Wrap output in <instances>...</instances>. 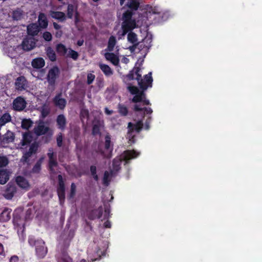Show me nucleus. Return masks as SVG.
Returning <instances> with one entry per match:
<instances>
[{
    "label": "nucleus",
    "instance_id": "1",
    "mask_svg": "<svg viewBox=\"0 0 262 262\" xmlns=\"http://www.w3.org/2000/svg\"><path fill=\"white\" fill-rule=\"evenodd\" d=\"M126 6L130 9V10H127L124 12L123 15V23L121 27L122 30V35L124 36L127 32H129L127 35V40L133 45V47L129 48L130 50H132L134 46L138 45L137 35L130 31L138 26L136 24L135 20L132 18L133 15L132 11L138 9L139 6V0H128Z\"/></svg>",
    "mask_w": 262,
    "mask_h": 262
},
{
    "label": "nucleus",
    "instance_id": "2",
    "mask_svg": "<svg viewBox=\"0 0 262 262\" xmlns=\"http://www.w3.org/2000/svg\"><path fill=\"white\" fill-rule=\"evenodd\" d=\"M128 90L130 93L134 95L132 99V102L135 103L134 110L137 111H144V114H150L152 111L150 107H142V106L149 104V101L146 99L145 94L143 92L140 91L139 89L134 86H128Z\"/></svg>",
    "mask_w": 262,
    "mask_h": 262
},
{
    "label": "nucleus",
    "instance_id": "3",
    "mask_svg": "<svg viewBox=\"0 0 262 262\" xmlns=\"http://www.w3.org/2000/svg\"><path fill=\"white\" fill-rule=\"evenodd\" d=\"M141 70V68L139 67L134 68L127 75L126 77L129 80L134 79H136L138 81V84L140 88L145 90L147 89L148 87L151 86L152 82L151 73H149L142 79L141 78V74H140Z\"/></svg>",
    "mask_w": 262,
    "mask_h": 262
},
{
    "label": "nucleus",
    "instance_id": "4",
    "mask_svg": "<svg viewBox=\"0 0 262 262\" xmlns=\"http://www.w3.org/2000/svg\"><path fill=\"white\" fill-rule=\"evenodd\" d=\"M140 155L139 152L135 150H127L123 152V153L119 157H117L113 161L112 169L113 172L115 174L120 169V165L122 160H124L126 162L132 159L137 158Z\"/></svg>",
    "mask_w": 262,
    "mask_h": 262
},
{
    "label": "nucleus",
    "instance_id": "5",
    "mask_svg": "<svg viewBox=\"0 0 262 262\" xmlns=\"http://www.w3.org/2000/svg\"><path fill=\"white\" fill-rule=\"evenodd\" d=\"M29 243L31 245L35 246L36 254L38 258H42L47 255L48 249L42 240L34 241L33 238H30L29 239Z\"/></svg>",
    "mask_w": 262,
    "mask_h": 262
},
{
    "label": "nucleus",
    "instance_id": "6",
    "mask_svg": "<svg viewBox=\"0 0 262 262\" xmlns=\"http://www.w3.org/2000/svg\"><path fill=\"white\" fill-rule=\"evenodd\" d=\"M143 126V123L141 121H139L135 124H133L131 122L128 123V132L127 135V138L128 139L129 143L130 144L134 143L135 142L134 137H135L137 133H138Z\"/></svg>",
    "mask_w": 262,
    "mask_h": 262
},
{
    "label": "nucleus",
    "instance_id": "7",
    "mask_svg": "<svg viewBox=\"0 0 262 262\" xmlns=\"http://www.w3.org/2000/svg\"><path fill=\"white\" fill-rule=\"evenodd\" d=\"M48 156L49 158V168L51 173L53 174H56L57 172V163L53 149H49Z\"/></svg>",
    "mask_w": 262,
    "mask_h": 262
},
{
    "label": "nucleus",
    "instance_id": "8",
    "mask_svg": "<svg viewBox=\"0 0 262 262\" xmlns=\"http://www.w3.org/2000/svg\"><path fill=\"white\" fill-rule=\"evenodd\" d=\"M20 49L19 46H15L12 42H10L9 45H6L4 47L5 52L11 58H14L18 55L17 50Z\"/></svg>",
    "mask_w": 262,
    "mask_h": 262
},
{
    "label": "nucleus",
    "instance_id": "9",
    "mask_svg": "<svg viewBox=\"0 0 262 262\" xmlns=\"http://www.w3.org/2000/svg\"><path fill=\"white\" fill-rule=\"evenodd\" d=\"M59 74V70L57 67H54L49 70L47 76V80L50 85H54L55 84Z\"/></svg>",
    "mask_w": 262,
    "mask_h": 262
},
{
    "label": "nucleus",
    "instance_id": "10",
    "mask_svg": "<svg viewBox=\"0 0 262 262\" xmlns=\"http://www.w3.org/2000/svg\"><path fill=\"white\" fill-rule=\"evenodd\" d=\"M116 49H117L116 53H110L109 51H107L104 53V56L107 60L110 61L114 65L117 66L119 62L118 53L119 49L118 47H116Z\"/></svg>",
    "mask_w": 262,
    "mask_h": 262
},
{
    "label": "nucleus",
    "instance_id": "11",
    "mask_svg": "<svg viewBox=\"0 0 262 262\" xmlns=\"http://www.w3.org/2000/svg\"><path fill=\"white\" fill-rule=\"evenodd\" d=\"M36 42L33 37H26L22 42V48L24 50L30 51L35 47Z\"/></svg>",
    "mask_w": 262,
    "mask_h": 262
},
{
    "label": "nucleus",
    "instance_id": "12",
    "mask_svg": "<svg viewBox=\"0 0 262 262\" xmlns=\"http://www.w3.org/2000/svg\"><path fill=\"white\" fill-rule=\"evenodd\" d=\"M50 132L51 134L52 132L50 131L49 127L46 125L43 122H40L34 128V132L37 136L44 135Z\"/></svg>",
    "mask_w": 262,
    "mask_h": 262
},
{
    "label": "nucleus",
    "instance_id": "13",
    "mask_svg": "<svg viewBox=\"0 0 262 262\" xmlns=\"http://www.w3.org/2000/svg\"><path fill=\"white\" fill-rule=\"evenodd\" d=\"M151 39L150 37L146 36L143 41L139 44V48H141V51L144 56L147 54L148 49L151 47Z\"/></svg>",
    "mask_w": 262,
    "mask_h": 262
},
{
    "label": "nucleus",
    "instance_id": "14",
    "mask_svg": "<svg viewBox=\"0 0 262 262\" xmlns=\"http://www.w3.org/2000/svg\"><path fill=\"white\" fill-rule=\"evenodd\" d=\"M26 105V102L24 98L18 97L14 100L13 107L15 110L21 111L24 110Z\"/></svg>",
    "mask_w": 262,
    "mask_h": 262
},
{
    "label": "nucleus",
    "instance_id": "15",
    "mask_svg": "<svg viewBox=\"0 0 262 262\" xmlns=\"http://www.w3.org/2000/svg\"><path fill=\"white\" fill-rule=\"evenodd\" d=\"M59 187L57 189L58 195L60 202L64 199V185L62 181V176L58 175Z\"/></svg>",
    "mask_w": 262,
    "mask_h": 262
},
{
    "label": "nucleus",
    "instance_id": "16",
    "mask_svg": "<svg viewBox=\"0 0 262 262\" xmlns=\"http://www.w3.org/2000/svg\"><path fill=\"white\" fill-rule=\"evenodd\" d=\"M15 88L18 91H22L27 88V80L24 76L18 77L15 82Z\"/></svg>",
    "mask_w": 262,
    "mask_h": 262
},
{
    "label": "nucleus",
    "instance_id": "17",
    "mask_svg": "<svg viewBox=\"0 0 262 262\" xmlns=\"http://www.w3.org/2000/svg\"><path fill=\"white\" fill-rule=\"evenodd\" d=\"M38 26L40 28L46 29L48 26V20L46 15L43 13H39L38 17Z\"/></svg>",
    "mask_w": 262,
    "mask_h": 262
},
{
    "label": "nucleus",
    "instance_id": "18",
    "mask_svg": "<svg viewBox=\"0 0 262 262\" xmlns=\"http://www.w3.org/2000/svg\"><path fill=\"white\" fill-rule=\"evenodd\" d=\"M40 31V27L36 23L30 24L27 27L28 34L32 36L36 35Z\"/></svg>",
    "mask_w": 262,
    "mask_h": 262
},
{
    "label": "nucleus",
    "instance_id": "19",
    "mask_svg": "<svg viewBox=\"0 0 262 262\" xmlns=\"http://www.w3.org/2000/svg\"><path fill=\"white\" fill-rule=\"evenodd\" d=\"M38 145L36 143H33L31 145L29 151L26 152L23 156L21 161L23 162H27V159L31 155L36 152L37 150Z\"/></svg>",
    "mask_w": 262,
    "mask_h": 262
},
{
    "label": "nucleus",
    "instance_id": "20",
    "mask_svg": "<svg viewBox=\"0 0 262 262\" xmlns=\"http://www.w3.org/2000/svg\"><path fill=\"white\" fill-rule=\"evenodd\" d=\"M105 151L103 152L104 157L110 158L111 156L112 148L111 147V138L108 136L105 137Z\"/></svg>",
    "mask_w": 262,
    "mask_h": 262
},
{
    "label": "nucleus",
    "instance_id": "21",
    "mask_svg": "<svg viewBox=\"0 0 262 262\" xmlns=\"http://www.w3.org/2000/svg\"><path fill=\"white\" fill-rule=\"evenodd\" d=\"M14 139V136L13 133L9 130L2 137L1 143L2 144L8 143L13 142Z\"/></svg>",
    "mask_w": 262,
    "mask_h": 262
},
{
    "label": "nucleus",
    "instance_id": "22",
    "mask_svg": "<svg viewBox=\"0 0 262 262\" xmlns=\"http://www.w3.org/2000/svg\"><path fill=\"white\" fill-rule=\"evenodd\" d=\"M16 182L17 185L22 188L28 189L30 185L27 180L23 177L18 176L16 178Z\"/></svg>",
    "mask_w": 262,
    "mask_h": 262
},
{
    "label": "nucleus",
    "instance_id": "23",
    "mask_svg": "<svg viewBox=\"0 0 262 262\" xmlns=\"http://www.w3.org/2000/svg\"><path fill=\"white\" fill-rule=\"evenodd\" d=\"M10 172L6 169L0 170V184H5L9 179Z\"/></svg>",
    "mask_w": 262,
    "mask_h": 262
},
{
    "label": "nucleus",
    "instance_id": "24",
    "mask_svg": "<svg viewBox=\"0 0 262 262\" xmlns=\"http://www.w3.org/2000/svg\"><path fill=\"white\" fill-rule=\"evenodd\" d=\"M50 14L52 18L60 21H63L66 19L65 14L62 12L51 11Z\"/></svg>",
    "mask_w": 262,
    "mask_h": 262
},
{
    "label": "nucleus",
    "instance_id": "25",
    "mask_svg": "<svg viewBox=\"0 0 262 262\" xmlns=\"http://www.w3.org/2000/svg\"><path fill=\"white\" fill-rule=\"evenodd\" d=\"M54 103L59 108L63 109L66 106V101L65 99L61 98L60 95H58L54 98Z\"/></svg>",
    "mask_w": 262,
    "mask_h": 262
},
{
    "label": "nucleus",
    "instance_id": "26",
    "mask_svg": "<svg viewBox=\"0 0 262 262\" xmlns=\"http://www.w3.org/2000/svg\"><path fill=\"white\" fill-rule=\"evenodd\" d=\"M99 66L100 69L106 76H110L113 74V70L108 66L102 63H99Z\"/></svg>",
    "mask_w": 262,
    "mask_h": 262
},
{
    "label": "nucleus",
    "instance_id": "27",
    "mask_svg": "<svg viewBox=\"0 0 262 262\" xmlns=\"http://www.w3.org/2000/svg\"><path fill=\"white\" fill-rule=\"evenodd\" d=\"M32 66L34 68L40 69L45 66V61L42 58H37L32 61Z\"/></svg>",
    "mask_w": 262,
    "mask_h": 262
},
{
    "label": "nucleus",
    "instance_id": "28",
    "mask_svg": "<svg viewBox=\"0 0 262 262\" xmlns=\"http://www.w3.org/2000/svg\"><path fill=\"white\" fill-rule=\"evenodd\" d=\"M56 121L59 128L64 129L66 124V117L63 115H60L57 117Z\"/></svg>",
    "mask_w": 262,
    "mask_h": 262
},
{
    "label": "nucleus",
    "instance_id": "29",
    "mask_svg": "<svg viewBox=\"0 0 262 262\" xmlns=\"http://www.w3.org/2000/svg\"><path fill=\"white\" fill-rule=\"evenodd\" d=\"M11 210L5 209L0 215V221L2 222H7L10 219Z\"/></svg>",
    "mask_w": 262,
    "mask_h": 262
},
{
    "label": "nucleus",
    "instance_id": "30",
    "mask_svg": "<svg viewBox=\"0 0 262 262\" xmlns=\"http://www.w3.org/2000/svg\"><path fill=\"white\" fill-rule=\"evenodd\" d=\"M116 43V40L115 37L113 36H111L108 40L107 48L105 50V51H113L114 49Z\"/></svg>",
    "mask_w": 262,
    "mask_h": 262
},
{
    "label": "nucleus",
    "instance_id": "31",
    "mask_svg": "<svg viewBox=\"0 0 262 262\" xmlns=\"http://www.w3.org/2000/svg\"><path fill=\"white\" fill-rule=\"evenodd\" d=\"M115 174L113 171H111L109 172L107 171H106L104 172V177L103 179V183L104 185L107 186L109 184L110 182L111 181V178Z\"/></svg>",
    "mask_w": 262,
    "mask_h": 262
},
{
    "label": "nucleus",
    "instance_id": "32",
    "mask_svg": "<svg viewBox=\"0 0 262 262\" xmlns=\"http://www.w3.org/2000/svg\"><path fill=\"white\" fill-rule=\"evenodd\" d=\"M11 116L8 113L4 114L0 117V127L4 126L7 123L11 121Z\"/></svg>",
    "mask_w": 262,
    "mask_h": 262
},
{
    "label": "nucleus",
    "instance_id": "33",
    "mask_svg": "<svg viewBox=\"0 0 262 262\" xmlns=\"http://www.w3.org/2000/svg\"><path fill=\"white\" fill-rule=\"evenodd\" d=\"M32 140V136L29 133H26L23 135V138L21 142L22 145L25 146L30 143Z\"/></svg>",
    "mask_w": 262,
    "mask_h": 262
},
{
    "label": "nucleus",
    "instance_id": "34",
    "mask_svg": "<svg viewBox=\"0 0 262 262\" xmlns=\"http://www.w3.org/2000/svg\"><path fill=\"white\" fill-rule=\"evenodd\" d=\"M57 52L62 55H65L67 54L68 50V49L62 44L59 43L56 46Z\"/></svg>",
    "mask_w": 262,
    "mask_h": 262
},
{
    "label": "nucleus",
    "instance_id": "35",
    "mask_svg": "<svg viewBox=\"0 0 262 262\" xmlns=\"http://www.w3.org/2000/svg\"><path fill=\"white\" fill-rule=\"evenodd\" d=\"M47 56L51 61H55L56 59L55 53L51 47H48L46 49Z\"/></svg>",
    "mask_w": 262,
    "mask_h": 262
},
{
    "label": "nucleus",
    "instance_id": "36",
    "mask_svg": "<svg viewBox=\"0 0 262 262\" xmlns=\"http://www.w3.org/2000/svg\"><path fill=\"white\" fill-rule=\"evenodd\" d=\"M32 125V122L30 119H24L21 122L23 128L28 130Z\"/></svg>",
    "mask_w": 262,
    "mask_h": 262
},
{
    "label": "nucleus",
    "instance_id": "37",
    "mask_svg": "<svg viewBox=\"0 0 262 262\" xmlns=\"http://www.w3.org/2000/svg\"><path fill=\"white\" fill-rule=\"evenodd\" d=\"M23 15V11L20 9H17L13 12V18L14 19L18 20L21 18Z\"/></svg>",
    "mask_w": 262,
    "mask_h": 262
},
{
    "label": "nucleus",
    "instance_id": "38",
    "mask_svg": "<svg viewBox=\"0 0 262 262\" xmlns=\"http://www.w3.org/2000/svg\"><path fill=\"white\" fill-rule=\"evenodd\" d=\"M118 110L119 113L123 116L126 115L128 113V110L127 107L122 104H119L118 105Z\"/></svg>",
    "mask_w": 262,
    "mask_h": 262
},
{
    "label": "nucleus",
    "instance_id": "39",
    "mask_svg": "<svg viewBox=\"0 0 262 262\" xmlns=\"http://www.w3.org/2000/svg\"><path fill=\"white\" fill-rule=\"evenodd\" d=\"M66 55L68 56L71 57V58H72L73 59H74L75 60L76 59L78 56V54L77 52L74 50H72L71 49H70L68 51Z\"/></svg>",
    "mask_w": 262,
    "mask_h": 262
},
{
    "label": "nucleus",
    "instance_id": "40",
    "mask_svg": "<svg viewBox=\"0 0 262 262\" xmlns=\"http://www.w3.org/2000/svg\"><path fill=\"white\" fill-rule=\"evenodd\" d=\"M8 163V159L5 157H0V167L6 166Z\"/></svg>",
    "mask_w": 262,
    "mask_h": 262
},
{
    "label": "nucleus",
    "instance_id": "41",
    "mask_svg": "<svg viewBox=\"0 0 262 262\" xmlns=\"http://www.w3.org/2000/svg\"><path fill=\"white\" fill-rule=\"evenodd\" d=\"M43 38L46 41H51L52 38V36L49 32H45L43 34Z\"/></svg>",
    "mask_w": 262,
    "mask_h": 262
},
{
    "label": "nucleus",
    "instance_id": "42",
    "mask_svg": "<svg viewBox=\"0 0 262 262\" xmlns=\"http://www.w3.org/2000/svg\"><path fill=\"white\" fill-rule=\"evenodd\" d=\"M74 7L72 5H69L68 7V16L71 18L73 15Z\"/></svg>",
    "mask_w": 262,
    "mask_h": 262
},
{
    "label": "nucleus",
    "instance_id": "43",
    "mask_svg": "<svg viewBox=\"0 0 262 262\" xmlns=\"http://www.w3.org/2000/svg\"><path fill=\"white\" fill-rule=\"evenodd\" d=\"M91 172L92 173V174L93 176V177L94 179L96 181L98 180V176L96 174V167L95 166H92L91 167Z\"/></svg>",
    "mask_w": 262,
    "mask_h": 262
},
{
    "label": "nucleus",
    "instance_id": "44",
    "mask_svg": "<svg viewBox=\"0 0 262 262\" xmlns=\"http://www.w3.org/2000/svg\"><path fill=\"white\" fill-rule=\"evenodd\" d=\"M95 75L92 74H89L87 76V82L88 84H91L95 79Z\"/></svg>",
    "mask_w": 262,
    "mask_h": 262
},
{
    "label": "nucleus",
    "instance_id": "45",
    "mask_svg": "<svg viewBox=\"0 0 262 262\" xmlns=\"http://www.w3.org/2000/svg\"><path fill=\"white\" fill-rule=\"evenodd\" d=\"M100 125H94L93 128V134L94 135H97L99 133Z\"/></svg>",
    "mask_w": 262,
    "mask_h": 262
},
{
    "label": "nucleus",
    "instance_id": "46",
    "mask_svg": "<svg viewBox=\"0 0 262 262\" xmlns=\"http://www.w3.org/2000/svg\"><path fill=\"white\" fill-rule=\"evenodd\" d=\"M76 185L74 183H72L71 184V194L70 196L71 198L73 197L75 194L76 192Z\"/></svg>",
    "mask_w": 262,
    "mask_h": 262
},
{
    "label": "nucleus",
    "instance_id": "47",
    "mask_svg": "<svg viewBox=\"0 0 262 262\" xmlns=\"http://www.w3.org/2000/svg\"><path fill=\"white\" fill-rule=\"evenodd\" d=\"M62 135L61 134H60L58 135L57 137V143L58 146H61L62 145Z\"/></svg>",
    "mask_w": 262,
    "mask_h": 262
},
{
    "label": "nucleus",
    "instance_id": "48",
    "mask_svg": "<svg viewBox=\"0 0 262 262\" xmlns=\"http://www.w3.org/2000/svg\"><path fill=\"white\" fill-rule=\"evenodd\" d=\"M40 164H41L40 162L37 163L33 168V171L35 172L39 171V170L40 169Z\"/></svg>",
    "mask_w": 262,
    "mask_h": 262
},
{
    "label": "nucleus",
    "instance_id": "49",
    "mask_svg": "<svg viewBox=\"0 0 262 262\" xmlns=\"http://www.w3.org/2000/svg\"><path fill=\"white\" fill-rule=\"evenodd\" d=\"M81 116L83 117H88V112L86 110H83L81 112Z\"/></svg>",
    "mask_w": 262,
    "mask_h": 262
},
{
    "label": "nucleus",
    "instance_id": "50",
    "mask_svg": "<svg viewBox=\"0 0 262 262\" xmlns=\"http://www.w3.org/2000/svg\"><path fill=\"white\" fill-rule=\"evenodd\" d=\"M18 258L16 256H12L10 259V262H17Z\"/></svg>",
    "mask_w": 262,
    "mask_h": 262
},
{
    "label": "nucleus",
    "instance_id": "51",
    "mask_svg": "<svg viewBox=\"0 0 262 262\" xmlns=\"http://www.w3.org/2000/svg\"><path fill=\"white\" fill-rule=\"evenodd\" d=\"M104 226L105 228H110L111 226V222L108 221H106L104 223Z\"/></svg>",
    "mask_w": 262,
    "mask_h": 262
},
{
    "label": "nucleus",
    "instance_id": "52",
    "mask_svg": "<svg viewBox=\"0 0 262 262\" xmlns=\"http://www.w3.org/2000/svg\"><path fill=\"white\" fill-rule=\"evenodd\" d=\"M113 111H112V110H110L109 109H108L107 108H105V113L107 114V115H111L112 113H113Z\"/></svg>",
    "mask_w": 262,
    "mask_h": 262
},
{
    "label": "nucleus",
    "instance_id": "53",
    "mask_svg": "<svg viewBox=\"0 0 262 262\" xmlns=\"http://www.w3.org/2000/svg\"><path fill=\"white\" fill-rule=\"evenodd\" d=\"M53 26L54 28L56 30H58L60 28V26L57 24L56 23H53Z\"/></svg>",
    "mask_w": 262,
    "mask_h": 262
},
{
    "label": "nucleus",
    "instance_id": "54",
    "mask_svg": "<svg viewBox=\"0 0 262 262\" xmlns=\"http://www.w3.org/2000/svg\"><path fill=\"white\" fill-rule=\"evenodd\" d=\"M4 253V248L2 244H0V255H2Z\"/></svg>",
    "mask_w": 262,
    "mask_h": 262
},
{
    "label": "nucleus",
    "instance_id": "55",
    "mask_svg": "<svg viewBox=\"0 0 262 262\" xmlns=\"http://www.w3.org/2000/svg\"><path fill=\"white\" fill-rule=\"evenodd\" d=\"M122 62L126 64L129 62V59L126 57H124L122 60Z\"/></svg>",
    "mask_w": 262,
    "mask_h": 262
},
{
    "label": "nucleus",
    "instance_id": "56",
    "mask_svg": "<svg viewBox=\"0 0 262 262\" xmlns=\"http://www.w3.org/2000/svg\"><path fill=\"white\" fill-rule=\"evenodd\" d=\"M11 189H12V192L11 193V194H10V196L7 197V199L11 198L13 196V192H14V187H12Z\"/></svg>",
    "mask_w": 262,
    "mask_h": 262
},
{
    "label": "nucleus",
    "instance_id": "57",
    "mask_svg": "<svg viewBox=\"0 0 262 262\" xmlns=\"http://www.w3.org/2000/svg\"><path fill=\"white\" fill-rule=\"evenodd\" d=\"M83 41H80V40H79L78 42H77V44L79 46H81L83 45Z\"/></svg>",
    "mask_w": 262,
    "mask_h": 262
},
{
    "label": "nucleus",
    "instance_id": "58",
    "mask_svg": "<svg viewBox=\"0 0 262 262\" xmlns=\"http://www.w3.org/2000/svg\"><path fill=\"white\" fill-rule=\"evenodd\" d=\"M119 1L120 5L122 6L124 3L125 0H119Z\"/></svg>",
    "mask_w": 262,
    "mask_h": 262
},
{
    "label": "nucleus",
    "instance_id": "59",
    "mask_svg": "<svg viewBox=\"0 0 262 262\" xmlns=\"http://www.w3.org/2000/svg\"><path fill=\"white\" fill-rule=\"evenodd\" d=\"M80 262H86V260L84 259L81 260V261Z\"/></svg>",
    "mask_w": 262,
    "mask_h": 262
},
{
    "label": "nucleus",
    "instance_id": "60",
    "mask_svg": "<svg viewBox=\"0 0 262 262\" xmlns=\"http://www.w3.org/2000/svg\"><path fill=\"white\" fill-rule=\"evenodd\" d=\"M68 262H72V260L70 258H69L68 260Z\"/></svg>",
    "mask_w": 262,
    "mask_h": 262
},
{
    "label": "nucleus",
    "instance_id": "61",
    "mask_svg": "<svg viewBox=\"0 0 262 262\" xmlns=\"http://www.w3.org/2000/svg\"><path fill=\"white\" fill-rule=\"evenodd\" d=\"M59 2H62L63 0H58Z\"/></svg>",
    "mask_w": 262,
    "mask_h": 262
}]
</instances>
